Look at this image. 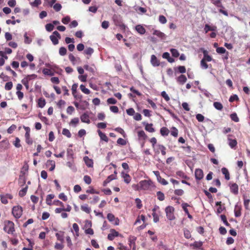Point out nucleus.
I'll list each match as a JSON object with an SVG mask.
<instances>
[{
  "label": "nucleus",
  "mask_w": 250,
  "mask_h": 250,
  "mask_svg": "<svg viewBox=\"0 0 250 250\" xmlns=\"http://www.w3.org/2000/svg\"><path fill=\"white\" fill-rule=\"evenodd\" d=\"M141 190H147L154 187L153 182L151 180H142L140 182Z\"/></svg>",
  "instance_id": "1"
},
{
  "label": "nucleus",
  "mask_w": 250,
  "mask_h": 250,
  "mask_svg": "<svg viewBox=\"0 0 250 250\" xmlns=\"http://www.w3.org/2000/svg\"><path fill=\"white\" fill-rule=\"evenodd\" d=\"M112 19L116 26L120 27L122 29H125L126 26L123 22L122 18L120 15L115 14L113 15Z\"/></svg>",
  "instance_id": "2"
},
{
  "label": "nucleus",
  "mask_w": 250,
  "mask_h": 250,
  "mask_svg": "<svg viewBox=\"0 0 250 250\" xmlns=\"http://www.w3.org/2000/svg\"><path fill=\"white\" fill-rule=\"evenodd\" d=\"M3 230L8 234H12L15 231L14 224L9 220L5 223Z\"/></svg>",
  "instance_id": "3"
},
{
  "label": "nucleus",
  "mask_w": 250,
  "mask_h": 250,
  "mask_svg": "<svg viewBox=\"0 0 250 250\" xmlns=\"http://www.w3.org/2000/svg\"><path fill=\"white\" fill-rule=\"evenodd\" d=\"M12 213L16 219H19L22 214V208L20 206H14Z\"/></svg>",
  "instance_id": "4"
},
{
  "label": "nucleus",
  "mask_w": 250,
  "mask_h": 250,
  "mask_svg": "<svg viewBox=\"0 0 250 250\" xmlns=\"http://www.w3.org/2000/svg\"><path fill=\"white\" fill-rule=\"evenodd\" d=\"M61 38V35L57 31H54L53 32L52 35L50 36V39L51 40L54 45H57L58 44L59 39H60Z\"/></svg>",
  "instance_id": "5"
},
{
  "label": "nucleus",
  "mask_w": 250,
  "mask_h": 250,
  "mask_svg": "<svg viewBox=\"0 0 250 250\" xmlns=\"http://www.w3.org/2000/svg\"><path fill=\"white\" fill-rule=\"evenodd\" d=\"M23 128L26 131L25 134V142L28 145H31L33 144V141L30 138V128L27 126H23Z\"/></svg>",
  "instance_id": "6"
},
{
  "label": "nucleus",
  "mask_w": 250,
  "mask_h": 250,
  "mask_svg": "<svg viewBox=\"0 0 250 250\" xmlns=\"http://www.w3.org/2000/svg\"><path fill=\"white\" fill-rule=\"evenodd\" d=\"M167 216L168 219H173L174 208L172 206H168L165 209Z\"/></svg>",
  "instance_id": "7"
},
{
  "label": "nucleus",
  "mask_w": 250,
  "mask_h": 250,
  "mask_svg": "<svg viewBox=\"0 0 250 250\" xmlns=\"http://www.w3.org/2000/svg\"><path fill=\"white\" fill-rule=\"evenodd\" d=\"M137 238L134 236L130 235L128 237L129 246L132 250H136L135 242Z\"/></svg>",
  "instance_id": "8"
},
{
  "label": "nucleus",
  "mask_w": 250,
  "mask_h": 250,
  "mask_svg": "<svg viewBox=\"0 0 250 250\" xmlns=\"http://www.w3.org/2000/svg\"><path fill=\"white\" fill-rule=\"evenodd\" d=\"M110 233H109L107 235V238L109 240H113L115 237H117L119 235V233L118 232L116 231L114 229H111Z\"/></svg>",
  "instance_id": "9"
},
{
  "label": "nucleus",
  "mask_w": 250,
  "mask_h": 250,
  "mask_svg": "<svg viewBox=\"0 0 250 250\" xmlns=\"http://www.w3.org/2000/svg\"><path fill=\"white\" fill-rule=\"evenodd\" d=\"M203 171L201 169L197 168L195 170V176L196 180H200L203 178Z\"/></svg>",
  "instance_id": "10"
},
{
  "label": "nucleus",
  "mask_w": 250,
  "mask_h": 250,
  "mask_svg": "<svg viewBox=\"0 0 250 250\" xmlns=\"http://www.w3.org/2000/svg\"><path fill=\"white\" fill-rule=\"evenodd\" d=\"M231 135H229L228 140L229 141V146L231 148H234L237 145V142L236 139H232L230 138V137H231Z\"/></svg>",
  "instance_id": "11"
},
{
  "label": "nucleus",
  "mask_w": 250,
  "mask_h": 250,
  "mask_svg": "<svg viewBox=\"0 0 250 250\" xmlns=\"http://www.w3.org/2000/svg\"><path fill=\"white\" fill-rule=\"evenodd\" d=\"M158 150L155 151V153L159 154L160 151L161 152L162 155L165 156L166 154V147L162 145H158L157 146Z\"/></svg>",
  "instance_id": "12"
},
{
  "label": "nucleus",
  "mask_w": 250,
  "mask_h": 250,
  "mask_svg": "<svg viewBox=\"0 0 250 250\" xmlns=\"http://www.w3.org/2000/svg\"><path fill=\"white\" fill-rule=\"evenodd\" d=\"M80 118H81V121L83 123H86L88 124H90V121L89 119V116L86 112L83 114L81 116Z\"/></svg>",
  "instance_id": "13"
},
{
  "label": "nucleus",
  "mask_w": 250,
  "mask_h": 250,
  "mask_svg": "<svg viewBox=\"0 0 250 250\" xmlns=\"http://www.w3.org/2000/svg\"><path fill=\"white\" fill-rule=\"evenodd\" d=\"M203 245V242L201 241H195L193 243L190 244V247L194 249H201Z\"/></svg>",
  "instance_id": "14"
},
{
  "label": "nucleus",
  "mask_w": 250,
  "mask_h": 250,
  "mask_svg": "<svg viewBox=\"0 0 250 250\" xmlns=\"http://www.w3.org/2000/svg\"><path fill=\"white\" fill-rule=\"evenodd\" d=\"M150 62L153 66H158L160 65V62L154 55H152L151 56Z\"/></svg>",
  "instance_id": "15"
},
{
  "label": "nucleus",
  "mask_w": 250,
  "mask_h": 250,
  "mask_svg": "<svg viewBox=\"0 0 250 250\" xmlns=\"http://www.w3.org/2000/svg\"><path fill=\"white\" fill-rule=\"evenodd\" d=\"M83 160L85 163V165L88 167H93V160L90 159L88 156H85L83 158Z\"/></svg>",
  "instance_id": "16"
},
{
  "label": "nucleus",
  "mask_w": 250,
  "mask_h": 250,
  "mask_svg": "<svg viewBox=\"0 0 250 250\" xmlns=\"http://www.w3.org/2000/svg\"><path fill=\"white\" fill-rule=\"evenodd\" d=\"M230 189L231 192L235 195L238 193V186L235 183H233L230 186Z\"/></svg>",
  "instance_id": "17"
},
{
  "label": "nucleus",
  "mask_w": 250,
  "mask_h": 250,
  "mask_svg": "<svg viewBox=\"0 0 250 250\" xmlns=\"http://www.w3.org/2000/svg\"><path fill=\"white\" fill-rule=\"evenodd\" d=\"M135 29L141 35H144L146 32L145 28L140 24L137 25L135 26Z\"/></svg>",
  "instance_id": "18"
},
{
  "label": "nucleus",
  "mask_w": 250,
  "mask_h": 250,
  "mask_svg": "<svg viewBox=\"0 0 250 250\" xmlns=\"http://www.w3.org/2000/svg\"><path fill=\"white\" fill-rule=\"evenodd\" d=\"M122 176L124 178V182L126 184H129L131 181V177L127 173H125L124 172H122Z\"/></svg>",
  "instance_id": "19"
},
{
  "label": "nucleus",
  "mask_w": 250,
  "mask_h": 250,
  "mask_svg": "<svg viewBox=\"0 0 250 250\" xmlns=\"http://www.w3.org/2000/svg\"><path fill=\"white\" fill-rule=\"evenodd\" d=\"M46 166L49 167V170L52 171L55 168V162L54 160H48L46 163Z\"/></svg>",
  "instance_id": "20"
},
{
  "label": "nucleus",
  "mask_w": 250,
  "mask_h": 250,
  "mask_svg": "<svg viewBox=\"0 0 250 250\" xmlns=\"http://www.w3.org/2000/svg\"><path fill=\"white\" fill-rule=\"evenodd\" d=\"M153 34L156 35L162 40L166 38V35L159 30H155L153 31Z\"/></svg>",
  "instance_id": "21"
},
{
  "label": "nucleus",
  "mask_w": 250,
  "mask_h": 250,
  "mask_svg": "<svg viewBox=\"0 0 250 250\" xmlns=\"http://www.w3.org/2000/svg\"><path fill=\"white\" fill-rule=\"evenodd\" d=\"M187 80V77L185 75L183 74L179 76L177 79L178 83L182 85L184 84L186 82Z\"/></svg>",
  "instance_id": "22"
},
{
  "label": "nucleus",
  "mask_w": 250,
  "mask_h": 250,
  "mask_svg": "<svg viewBox=\"0 0 250 250\" xmlns=\"http://www.w3.org/2000/svg\"><path fill=\"white\" fill-rule=\"evenodd\" d=\"M234 213L236 217H239L241 214V207L239 206L236 205L234 208Z\"/></svg>",
  "instance_id": "23"
},
{
  "label": "nucleus",
  "mask_w": 250,
  "mask_h": 250,
  "mask_svg": "<svg viewBox=\"0 0 250 250\" xmlns=\"http://www.w3.org/2000/svg\"><path fill=\"white\" fill-rule=\"evenodd\" d=\"M94 49L91 47H88L84 51V53L85 55H88L87 59H89L91 55L93 53Z\"/></svg>",
  "instance_id": "24"
},
{
  "label": "nucleus",
  "mask_w": 250,
  "mask_h": 250,
  "mask_svg": "<svg viewBox=\"0 0 250 250\" xmlns=\"http://www.w3.org/2000/svg\"><path fill=\"white\" fill-rule=\"evenodd\" d=\"M98 133L102 140L108 142V138L104 133H103L100 130H98Z\"/></svg>",
  "instance_id": "25"
},
{
  "label": "nucleus",
  "mask_w": 250,
  "mask_h": 250,
  "mask_svg": "<svg viewBox=\"0 0 250 250\" xmlns=\"http://www.w3.org/2000/svg\"><path fill=\"white\" fill-rule=\"evenodd\" d=\"M222 173L225 175V178L227 180H229L230 179L229 173L228 169L226 167H223L221 169Z\"/></svg>",
  "instance_id": "26"
},
{
  "label": "nucleus",
  "mask_w": 250,
  "mask_h": 250,
  "mask_svg": "<svg viewBox=\"0 0 250 250\" xmlns=\"http://www.w3.org/2000/svg\"><path fill=\"white\" fill-rule=\"evenodd\" d=\"M46 104L45 100L43 98H40L38 101V106L40 108H43Z\"/></svg>",
  "instance_id": "27"
},
{
  "label": "nucleus",
  "mask_w": 250,
  "mask_h": 250,
  "mask_svg": "<svg viewBox=\"0 0 250 250\" xmlns=\"http://www.w3.org/2000/svg\"><path fill=\"white\" fill-rule=\"evenodd\" d=\"M55 197L54 194H48L46 196V203L48 205H51L52 204V199H53Z\"/></svg>",
  "instance_id": "28"
},
{
  "label": "nucleus",
  "mask_w": 250,
  "mask_h": 250,
  "mask_svg": "<svg viewBox=\"0 0 250 250\" xmlns=\"http://www.w3.org/2000/svg\"><path fill=\"white\" fill-rule=\"evenodd\" d=\"M138 136L139 138H142L144 140H145L147 138V135L146 134L145 132L143 130L139 131L137 132Z\"/></svg>",
  "instance_id": "29"
},
{
  "label": "nucleus",
  "mask_w": 250,
  "mask_h": 250,
  "mask_svg": "<svg viewBox=\"0 0 250 250\" xmlns=\"http://www.w3.org/2000/svg\"><path fill=\"white\" fill-rule=\"evenodd\" d=\"M243 198H244V207L246 208V209H249V206L250 200L249 198H248L247 197V196L246 195H244Z\"/></svg>",
  "instance_id": "30"
},
{
  "label": "nucleus",
  "mask_w": 250,
  "mask_h": 250,
  "mask_svg": "<svg viewBox=\"0 0 250 250\" xmlns=\"http://www.w3.org/2000/svg\"><path fill=\"white\" fill-rule=\"evenodd\" d=\"M153 125L152 124H146L145 126V129L151 133L154 132L155 131L154 128L152 127Z\"/></svg>",
  "instance_id": "31"
},
{
  "label": "nucleus",
  "mask_w": 250,
  "mask_h": 250,
  "mask_svg": "<svg viewBox=\"0 0 250 250\" xmlns=\"http://www.w3.org/2000/svg\"><path fill=\"white\" fill-rule=\"evenodd\" d=\"M217 7H219L220 9L218 10L219 12L226 16H228V12L227 10H224L225 7L223 5L222 3L221 4L220 6H218Z\"/></svg>",
  "instance_id": "32"
},
{
  "label": "nucleus",
  "mask_w": 250,
  "mask_h": 250,
  "mask_svg": "<svg viewBox=\"0 0 250 250\" xmlns=\"http://www.w3.org/2000/svg\"><path fill=\"white\" fill-rule=\"evenodd\" d=\"M117 172L116 171H114V174H111L107 177L106 179V182H110L113 180L116 179L117 178Z\"/></svg>",
  "instance_id": "33"
},
{
  "label": "nucleus",
  "mask_w": 250,
  "mask_h": 250,
  "mask_svg": "<svg viewBox=\"0 0 250 250\" xmlns=\"http://www.w3.org/2000/svg\"><path fill=\"white\" fill-rule=\"evenodd\" d=\"M169 133V130L166 127H163L160 129V133L162 136H167Z\"/></svg>",
  "instance_id": "34"
},
{
  "label": "nucleus",
  "mask_w": 250,
  "mask_h": 250,
  "mask_svg": "<svg viewBox=\"0 0 250 250\" xmlns=\"http://www.w3.org/2000/svg\"><path fill=\"white\" fill-rule=\"evenodd\" d=\"M216 206L218 207L217 208V212L218 213H221L224 209V208L221 206V202H217L215 204Z\"/></svg>",
  "instance_id": "35"
},
{
  "label": "nucleus",
  "mask_w": 250,
  "mask_h": 250,
  "mask_svg": "<svg viewBox=\"0 0 250 250\" xmlns=\"http://www.w3.org/2000/svg\"><path fill=\"white\" fill-rule=\"evenodd\" d=\"M28 186H26L25 188H24L22 189H21V190H20L19 192V195L21 197L25 196V194H26V192H27V191L28 189Z\"/></svg>",
  "instance_id": "36"
},
{
  "label": "nucleus",
  "mask_w": 250,
  "mask_h": 250,
  "mask_svg": "<svg viewBox=\"0 0 250 250\" xmlns=\"http://www.w3.org/2000/svg\"><path fill=\"white\" fill-rule=\"evenodd\" d=\"M145 220H136V222L134 223V225H138V224H141V221L143 222V224L138 227V229H143L146 227V225L144 224Z\"/></svg>",
  "instance_id": "37"
},
{
  "label": "nucleus",
  "mask_w": 250,
  "mask_h": 250,
  "mask_svg": "<svg viewBox=\"0 0 250 250\" xmlns=\"http://www.w3.org/2000/svg\"><path fill=\"white\" fill-rule=\"evenodd\" d=\"M81 208L83 211L87 213H89L91 211L90 208L88 207V205L87 204L81 206Z\"/></svg>",
  "instance_id": "38"
},
{
  "label": "nucleus",
  "mask_w": 250,
  "mask_h": 250,
  "mask_svg": "<svg viewBox=\"0 0 250 250\" xmlns=\"http://www.w3.org/2000/svg\"><path fill=\"white\" fill-rule=\"evenodd\" d=\"M204 54V58L203 59H205V61L206 62H210L212 60V58L211 56L208 54V52L206 50H204L203 51Z\"/></svg>",
  "instance_id": "39"
},
{
  "label": "nucleus",
  "mask_w": 250,
  "mask_h": 250,
  "mask_svg": "<svg viewBox=\"0 0 250 250\" xmlns=\"http://www.w3.org/2000/svg\"><path fill=\"white\" fill-rule=\"evenodd\" d=\"M156 194H157V198L159 201H162L164 200L165 195L162 192H161L160 191H158V192H157Z\"/></svg>",
  "instance_id": "40"
},
{
  "label": "nucleus",
  "mask_w": 250,
  "mask_h": 250,
  "mask_svg": "<svg viewBox=\"0 0 250 250\" xmlns=\"http://www.w3.org/2000/svg\"><path fill=\"white\" fill-rule=\"evenodd\" d=\"M214 107L217 110H221L223 109V105L220 102H215L213 103Z\"/></svg>",
  "instance_id": "41"
},
{
  "label": "nucleus",
  "mask_w": 250,
  "mask_h": 250,
  "mask_svg": "<svg viewBox=\"0 0 250 250\" xmlns=\"http://www.w3.org/2000/svg\"><path fill=\"white\" fill-rule=\"evenodd\" d=\"M29 169V166L27 163L25 164L21 170V173H22L23 175H24L26 172H28Z\"/></svg>",
  "instance_id": "42"
},
{
  "label": "nucleus",
  "mask_w": 250,
  "mask_h": 250,
  "mask_svg": "<svg viewBox=\"0 0 250 250\" xmlns=\"http://www.w3.org/2000/svg\"><path fill=\"white\" fill-rule=\"evenodd\" d=\"M216 27H212L209 26L208 24H206L204 27V30L205 33H208L209 31H214L215 30Z\"/></svg>",
  "instance_id": "43"
},
{
  "label": "nucleus",
  "mask_w": 250,
  "mask_h": 250,
  "mask_svg": "<svg viewBox=\"0 0 250 250\" xmlns=\"http://www.w3.org/2000/svg\"><path fill=\"white\" fill-rule=\"evenodd\" d=\"M80 87L81 91L83 93L86 94H90V91L88 88H86L84 85L81 84Z\"/></svg>",
  "instance_id": "44"
},
{
  "label": "nucleus",
  "mask_w": 250,
  "mask_h": 250,
  "mask_svg": "<svg viewBox=\"0 0 250 250\" xmlns=\"http://www.w3.org/2000/svg\"><path fill=\"white\" fill-rule=\"evenodd\" d=\"M63 233V232H60L56 233V236L57 239L58 240L60 241L61 242H63V240H64Z\"/></svg>",
  "instance_id": "45"
},
{
  "label": "nucleus",
  "mask_w": 250,
  "mask_h": 250,
  "mask_svg": "<svg viewBox=\"0 0 250 250\" xmlns=\"http://www.w3.org/2000/svg\"><path fill=\"white\" fill-rule=\"evenodd\" d=\"M77 87H78V84H77V83H74L72 86V88H71L72 93L75 98L77 97V95H76V93L77 92Z\"/></svg>",
  "instance_id": "46"
},
{
  "label": "nucleus",
  "mask_w": 250,
  "mask_h": 250,
  "mask_svg": "<svg viewBox=\"0 0 250 250\" xmlns=\"http://www.w3.org/2000/svg\"><path fill=\"white\" fill-rule=\"evenodd\" d=\"M230 117L231 120L234 121L235 122H238L239 121V119L237 116V115L235 113H233L230 114Z\"/></svg>",
  "instance_id": "47"
},
{
  "label": "nucleus",
  "mask_w": 250,
  "mask_h": 250,
  "mask_svg": "<svg viewBox=\"0 0 250 250\" xmlns=\"http://www.w3.org/2000/svg\"><path fill=\"white\" fill-rule=\"evenodd\" d=\"M62 134L68 138H70L71 137V134L70 132L68 129L66 128H63L62 129Z\"/></svg>",
  "instance_id": "48"
},
{
  "label": "nucleus",
  "mask_w": 250,
  "mask_h": 250,
  "mask_svg": "<svg viewBox=\"0 0 250 250\" xmlns=\"http://www.w3.org/2000/svg\"><path fill=\"white\" fill-rule=\"evenodd\" d=\"M158 181L163 185H167L168 182L164 178H162L161 176H158L157 178Z\"/></svg>",
  "instance_id": "49"
},
{
  "label": "nucleus",
  "mask_w": 250,
  "mask_h": 250,
  "mask_svg": "<svg viewBox=\"0 0 250 250\" xmlns=\"http://www.w3.org/2000/svg\"><path fill=\"white\" fill-rule=\"evenodd\" d=\"M42 3L41 0H35L33 2H30V5L32 7H37Z\"/></svg>",
  "instance_id": "50"
},
{
  "label": "nucleus",
  "mask_w": 250,
  "mask_h": 250,
  "mask_svg": "<svg viewBox=\"0 0 250 250\" xmlns=\"http://www.w3.org/2000/svg\"><path fill=\"white\" fill-rule=\"evenodd\" d=\"M170 52L172 55L173 57L177 58L179 56V53L178 51L174 48H172L170 49Z\"/></svg>",
  "instance_id": "51"
},
{
  "label": "nucleus",
  "mask_w": 250,
  "mask_h": 250,
  "mask_svg": "<svg viewBox=\"0 0 250 250\" xmlns=\"http://www.w3.org/2000/svg\"><path fill=\"white\" fill-rule=\"evenodd\" d=\"M108 104H117V101L114 98H109L107 100Z\"/></svg>",
  "instance_id": "52"
},
{
  "label": "nucleus",
  "mask_w": 250,
  "mask_h": 250,
  "mask_svg": "<svg viewBox=\"0 0 250 250\" xmlns=\"http://www.w3.org/2000/svg\"><path fill=\"white\" fill-rule=\"evenodd\" d=\"M83 68L87 71L91 72L92 73H94L95 72V70L94 67L92 66H90L87 64L84 65L83 66Z\"/></svg>",
  "instance_id": "53"
},
{
  "label": "nucleus",
  "mask_w": 250,
  "mask_h": 250,
  "mask_svg": "<svg viewBox=\"0 0 250 250\" xmlns=\"http://www.w3.org/2000/svg\"><path fill=\"white\" fill-rule=\"evenodd\" d=\"M37 77V75L36 74L28 75L24 79H27V81L29 82L31 80L35 79Z\"/></svg>",
  "instance_id": "54"
},
{
  "label": "nucleus",
  "mask_w": 250,
  "mask_h": 250,
  "mask_svg": "<svg viewBox=\"0 0 250 250\" xmlns=\"http://www.w3.org/2000/svg\"><path fill=\"white\" fill-rule=\"evenodd\" d=\"M13 87V83L12 82H9L6 83L5 85V89L6 90H10Z\"/></svg>",
  "instance_id": "55"
},
{
  "label": "nucleus",
  "mask_w": 250,
  "mask_h": 250,
  "mask_svg": "<svg viewBox=\"0 0 250 250\" xmlns=\"http://www.w3.org/2000/svg\"><path fill=\"white\" fill-rule=\"evenodd\" d=\"M67 52V50L66 48L64 47H61L59 49V54L61 56H64L66 55Z\"/></svg>",
  "instance_id": "56"
},
{
  "label": "nucleus",
  "mask_w": 250,
  "mask_h": 250,
  "mask_svg": "<svg viewBox=\"0 0 250 250\" xmlns=\"http://www.w3.org/2000/svg\"><path fill=\"white\" fill-rule=\"evenodd\" d=\"M200 64H201V66L203 69H206L208 67V64L206 62V61H205V59H202V60L201 61Z\"/></svg>",
  "instance_id": "57"
},
{
  "label": "nucleus",
  "mask_w": 250,
  "mask_h": 250,
  "mask_svg": "<svg viewBox=\"0 0 250 250\" xmlns=\"http://www.w3.org/2000/svg\"><path fill=\"white\" fill-rule=\"evenodd\" d=\"M135 203L136 204V207L140 209L142 208V201L139 198H136L135 199Z\"/></svg>",
  "instance_id": "58"
},
{
  "label": "nucleus",
  "mask_w": 250,
  "mask_h": 250,
  "mask_svg": "<svg viewBox=\"0 0 250 250\" xmlns=\"http://www.w3.org/2000/svg\"><path fill=\"white\" fill-rule=\"evenodd\" d=\"M54 25L51 23L46 24L45 25V29L47 31L51 32L54 29Z\"/></svg>",
  "instance_id": "59"
},
{
  "label": "nucleus",
  "mask_w": 250,
  "mask_h": 250,
  "mask_svg": "<svg viewBox=\"0 0 250 250\" xmlns=\"http://www.w3.org/2000/svg\"><path fill=\"white\" fill-rule=\"evenodd\" d=\"M83 180L84 182L88 185H89L91 183V179L88 175H85L83 177Z\"/></svg>",
  "instance_id": "60"
},
{
  "label": "nucleus",
  "mask_w": 250,
  "mask_h": 250,
  "mask_svg": "<svg viewBox=\"0 0 250 250\" xmlns=\"http://www.w3.org/2000/svg\"><path fill=\"white\" fill-rule=\"evenodd\" d=\"M159 21L162 24H165L167 21V20L166 18L163 15L159 16Z\"/></svg>",
  "instance_id": "61"
},
{
  "label": "nucleus",
  "mask_w": 250,
  "mask_h": 250,
  "mask_svg": "<svg viewBox=\"0 0 250 250\" xmlns=\"http://www.w3.org/2000/svg\"><path fill=\"white\" fill-rule=\"evenodd\" d=\"M117 143L122 146H125L126 144V141L123 138H120L117 140Z\"/></svg>",
  "instance_id": "62"
},
{
  "label": "nucleus",
  "mask_w": 250,
  "mask_h": 250,
  "mask_svg": "<svg viewBox=\"0 0 250 250\" xmlns=\"http://www.w3.org/2000/svg\"><path fill=\"white\" fill-rule=\"evenodd\" d=\"M196 118L198 121L199 122H203L205 119L204 116L202 115L201 114H197L196 115Z\"/></svg>",
  "instance_id": "63"
},
{
  "label": "nucleus",
  "mask_w": 250,
  "mask_h": 250,
  "mask_svg": "<svg viewBox=\"0 0 250 250\" xmlns=\"http://www.w3.org/2000/svg\"><path fill=\"white\" fill-rule=\"evenodd\" d=\"M62 6L60 3H56L53 5L54 9L57 12L60 11L62 9Z\"/></svg>",
  "instance_id": "64"
}]
</instances>
